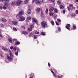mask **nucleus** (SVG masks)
<instances>
[{"instance_id":"obj_12","label":"nucleus","mask_w":78,"mask_h":78,"mask_svg":"<svg viewBox=\"0 0 78 78\" xmlns=\"http://www.w3.org/2000/svg\"><path fill=\"white\" fill-rule=\"evenodd\" d=\"M1 21H3V22H7V20H6L5 19V18H1Z\"/></svg>"},{"instance_id":"obj_36","label":"nucleus","mask_w":78,"mask_h":78,"mask_svg":"<svg viewBox=\"0 0 78 78\" xmlns=\"http://www.w3.org/2000/svg\"><path fill=\"white\" fill-rule=\"evenodd\" d=\"M33 74H30V78H33V77H31V76H33Z\"/></svg>"},{"instance_id":"obj_30","label":"nucleus","mask_w":78,"mask_h":78,"mask_svg":"<svg viewBox=\"0 0 78 78\" xmlns=\"http://www.w3.org/2000/svg\"><path fill=\"white\" fill-rule=\"evenodd\" d=\"M13 31H17V30L16 28H15V27H14L13 28Z\"/></svg>"},{"instance_id":"obj_31","label":"nucleus","mask_w":78,"mask_h":78,"mask_svg":"<svg viewBox=\"0 0 78 78\" xmlns=\"http://www.w3.org/2000/svg\"><path fill=\"white\" fill-rule=\"evenodd\" d=\"M60 9H63V8H64V7L62 5H60Z\"/></svg>"},{"instance_id":"obj_28","label":"nucleus","mask_w":78,"mask_h":78,"mask_svg":"<svg viewBox=\"0 0 78 78\" xmlns=\"http://www.w3.org/2000/svg\"><path fill=\"white\" fill-rule=\"evenodd\" d=\"M32 29L31 28H29L28 29V31H32Z\"/></svg>"},{"instance_id":"obj_61","label":"nucleus","mask_w":78,"mask_h":78,"mask_svg":"<svg viewBox=\"0 0 78 78\" xmlns=\"http://www.w3.org/2000/svg\"><path fill=\"white\" fill-rule=\"evenodd\" d=\"M17 49L18 50V51H19V48H17Z\"/></svg>"},{"instance_id":"obj_32","label":"nucleus","mask_w":78,"mask_h":78,"mask_svg":"<svg viewBox=\"0 0 78 78\" xmlns=\"http://www.w3.org/2000/svg\"><path fill=\"white\" fill-rule=\"evenodd\" d=\"M34 39H37V35H34Z\"/></svg>"},{"instance_id":"obj_18","label":"nucleus","mask_w":78,"mask_h":78,"mask_svg":"<svg viewBox=\"0 0 78 78\" xmlns=\"http://www.w3.org/2000/svg\"><path fill=\"white\" fill-rule=\"evenodd\" d=\"M41 17L42 18H44V14L43 12L41 13Z\"/></svg>"},{"instance_id":"obj_29","label":"nucleus","mask_w":78,"mask_h":78,"mask_svg":"<svg viewBox=\"0 0 78 78\" xmlns=\"http://www.w3.org/2000/svg\"><path fill=\"white\" fill-rule=\"evenodd\" d=\"M58 4V5H61V1H57Z\"/></svg>"},{"instance_id":"obj_59","label":"nucleus","mask_w":78,"mask_h":78,"mask_svg":"<svg viewBox=\"0 0 78 78\" xmlns=\"http://www.w3.org/2000/svg\"><path fill=\"white\" fill-rule=\"evenodd\" d=\"M16 41V39H13V42H14V41Z\"/></svg>"},{"instance_id":"obj_50","label":"nucleus","mask_w":78,"mask_h":78,"mask_svg":"<svg viewBox=\"0 0 78 78\" xmlns=\"http://www.w3.org/2000/svg\"><path fill=\"white\" fill-rule=\"evenodd\" d=\"M21 28H24V29H25V26H22L21 27Z\"/></svg>"},{"instance_id":"obj_34","label":"nucleus","mask_w":78,"mask_h":78,"mask_svg":"<svg viewBox=\"0 0 78 78\" xmlns=\"http://www.w3.org/2000/svg\"><path fill=\"white\" fill-rule=\"evenodd\" d=\"M41 34L43 36H45V32H43Z\"/></svg>"},{"instance_id":"obj_11","label":"nucleus","mask_w":78,"mask_h":78,"mask_svg":"<svg viewBox=\"0 0 78 78\" xmlns=\"http://www.w3.org/2000/svg\"><path fill=\"white\" fill-rule=\"evenodd\" d=\"M27 13L28 14H31V9H28Z\"/></svg>"},{"instance_id":"obj_1","label":"nucleus","mask_w":78,"mask_h":78,"mask_svg":"<svg viewBox=\"0 0 78 78\" xmlns=\"http://www.w3.org/2000/svg\"><path fill=\"white\" fill-rule=\"evenodd\" d=\"M10 57L7 56V58L8 59V60L9 61H12V59L13 58H14V57L13 56V55L12 54V53H10Z\"/></svg>"},{"instance_id":"obj_63","label":"nucleus","mask_w":78,"mask_h":78,"mask_svg":"<svg viewBox=\"0 0 78 78\" xmlns=\"http://www.w3.org/2000/svg\"><path fill=\"white\" fill-rule=\"evenodd\" d=\"M76 2H78V0H76Z\"/></svg>"},{"instance_id":"obj_44","label":"nucleus","mask_w":78,"mask_h":78,"mask_svg":"<svg viewBox=\"0 0 78 78\" xmlns=\"http://www.w3.org/2000/svg\"><path fill=\"white\" fill-rule=\"evenodd\" d=\"M57 20L58 21V22H61V20L59 19H57Z\"/></svg>"},{"instance_id":"obj_55","label":"nucleus","mask_w":78,"mask_h":78,"mask_svg":"<svg viewBox=\"0 0 78 78\" xmlns=\"http://www.w3.org/2000/svg\"><path fill=\"white\" fill-rule=\"evenodd\" d=\"M42 2L43 3H45V1L44 0H43Z\"/></svg>"},{"instance_id":"obj_8","label":"nucleus","mask_w":78,"mask_h":78,"mask_svg":"<svg viewBox=\"0 0 78 78\" xmlns=\"http://www.w3.org/2000/svg\"><path fill=\"white\" fill-rule=\"evenodd\" d=\"M23 20H25V17H24V16H22L19 19L20 21H23Z\"/></svg>"},{"instance_id":"obj_43","label":"nucleus","mask_w":78,"mask_h":78,"mask_svg":"<svg viewBox=\"0 0 78 78\" xmlns=\"http://www.w3.org/2000/svg\"><path fill=\"white\" fill-rule=\"evenodd\" d=\"M51 71L52 73H54V72L53 71V70L52 69H51Z\"/></svg>"},{"instance_id":"obj_7","label":"nucleus","mask_w":78,"mask_h":78,"mask_svg":"<svg viewBox=\"0 0 78 78\" xmlns=\"http://www.w3.org/2000/svg\"><path fill=\"white\" fill-rule=\"evenodd\" d=\"M70 27V24H67V26H66V27L67 29L69 30H70V28L69 27Z\"/></svg>"},{"instance_id":"obj_20","label":"nucleus","mask_w":78,"mask_h":78,"mask_svg":"<svg viewBox=\"0 0 78 78\" xmlns=\"http://www.w3.org/2000/svg\"><path fill=\"white\" fill-rule=\"evenodd\" d=\"M22 34H28V32L25 31H22Z\"/></svg>"},{"instance_id":"obj_17","label":"nucleus","mask_w":78,"mask_h":78,"mask_svg":"<svg viewBox=\"0 0 78 78\" xmlns=\"http://www.w3.org/2000/svg\"><path fill=\"white\" fill-rule=\"evenodd\" d=\"M49 15L50 16H55V13L50 12H49Z\"/></svg>"},{"instance_id":"obj_10","label":"nucleus","mask_w":78,"mask_h":78,"mask_svg":"<svg viewBox=\"0 0 78 78\" xmlns=\"http://www.w3.org/2000/svg\"><path fill=\"white\" fill-rule=\"evenodd\" d=\"M12 23L14 25L16 26L17 25V22L16 21H12Z\"/></svg>"},{"instance_id":"obj_41","label":"nucleus","mask_w":78,"mask_h":78,"mask_svg":"<svg viewBox=\"0 0 78 78\" xmlns=\"http://www.w3.org/2000/svg\"><path fill=\"white\" fill-rule=\"evenodd\" d=\"M16 47H14L13 48V50H14V51L16 50Z\"/></svg>"},{"instance_id":"obj_42","label":"nucleus","mask_w":78,"mask_h":78,"mask_svg":"<svg viewBox=\"0 0 78 78\" xmlns=\"http://www.w3.org/2000/svg\"><path fill=\"white\" fill-rule=\"evenodd\" d=\"M46 13H47L48 12V9H46L45 10Z\"/></svg>"},{"instance_id":"obj_37","label":"nucleus","mask_w":78,"mask_h":78,"mask_svg":"<svg viewBox=\"0 0 78 78\" xmlns=\"http://www.w3.org/2000/svg\"><path fill=\"white\" fill-rule=\"evenodd\" d=\"M39 32H37V31H36L35 32V34H39Z\"/></svg>"},{"instance_id":"obj_38","label":"nucleus","mask_w":78,"mask_h":78,"mask_svg":"<svg viewBox=\"0 0 78 78\" xmlns=\"http://www.w3.org/2000/svg\"><path fill=\"white\" fill-rule=\"evenodd\" d=\"M27 19L28 20H30V19H31V17L30 16H28V17H27Z\"/></svg>"},{"instance_id":"obj_9","label":"nucleus","mask_w":78,"mask_h":78,"mask_svg":"<svg viewBox=\"0 0 78 78\" xmlns=\"http://www.w3.org/2000/svg\"><path fill=\"white\" fill-rule=\"evenodd\" d=\"M23 10H20L19 12V14H20L21 15H23Z\"/></svg>"},{"instance_id":"obj_27","label":"nucleus","mask_w":78,"mask_h":78,"mask_svg":"<svg viewBox=\"0 0 78 78\" xmlns=\"http://www.w3.org/2000/svg\"><path fill=\"white\" fill-rule=\"evenodd\" d=\"M20 44V42L19 41H16L15 43L16 45H19V44Z\"/></svg>"},{"instance_id":"obj_24","label":"nucleus","mask_w":78,"mask_h":78,"mask_svg":"<svg viewBox=\"0 0 78 78\" xmlns=\"http://www.w3.org/2000/svg\"><path fill=\"white\" fill-rule=\"evenodd\" d=\"M33 35H34V33H31L30 34V37H33Z\"/></svg>"},{"instance_id":"obj_33","label":"nucleus","mask_w":78,"mask_h":78,"mask_svg":"<svg viewBox=\"0 0 78 78\" xmlns=\"http://www.w3.org/2000/svg\"><path fill=\"white\" fill-rule=\"evenodd\" d=\"M51 23L52 25H54L55 24V23H54V21H51Z\"/></svg>"},{"instance_id":"obj_52","label":"nucleus","mask_w":78,"mask_h":78,"mask_svg":"<svg viewBox=\"0 0 78 78\" xmlns=\"http://www.w3.org/2000/svg\"><path fill=\"white\" fill-rule=\"evenodd\" d=\"M0 26L1 27H4V26H3V25H2V24H1L0 25Z\"/></svg>"},{"instance_id":"obj_64","label":"nucleus","mask_w":78,"mask_h":78,"mask_svg":"<svg viewBox=\"0 0 78 78\" xmlns=\"http://www.w3.org/2000/svg\"><path fill=\"white\" fill-rule=\"evenodd\" d=\"M58 78H60V76H58Z\"/></svg>"},{"instance_id":"obj_39","label":"nucleus","mask_w":78,"mask_h":78,"mask_svg":"<svg viewBox=\"0 0 78 78\" xmlns=\"http://www.w3.org/2000/svg\"><path fill=\"white\" fill-rule=\"evenodd\" d=\"M53 75L54 77H55V78H57L56 77V75L55 74H53Z\"/></svg>"},{"instance_id":"obj_21","label":"nucleus","mask_w":78,"mask_h":78,"mask_svg":"<svg viewBox=\"0 0 78 78\" xmlns=\"http://www.w3.org/2000/svg\"><path fill=\"white\" fill-rule=\"evenodd\" d=\"M55 13H56L58 12V10L56 8H54Z\"/></svg>"},{"instance_id":"obj_51","label":"nucleus","mask_w":78,"mask_h":78,"mask_svg":"<svg viewBox=\"0 0 78 78\" xmlns=\"http://www.w3.org/2000/svg\"><path fill=\"white\" fill-rule=\"evenodd\" d=\"M56 24L57 25H59V24L58 23V22H55Z\"/></svg>"},{"instance_id":"obj_53","label":"nucleus","mask_w":78,"mask_h":78,"mask_svg":"<svg viewBox=\"0 0 78 78\" xmlns=\"http://www.w3.org/2000/svg\"><path fill=\"white\" fill-rule=\"evenodd\" d=\"M0 9H3V7L0 6Z\"/></svg>"},{"instance_id":"obj_22","label":"nucleus","mask_w":78,"mask_h":78,"mask_svg":"<svg viewBox=\"0 0 78 78\" xmlns=\"http://www.w3.org/2000/svg\"><path fill=\"white\" fill-rule=\"evenodd\" d=\"M2 50H3L4 51H6L7 50V49L4 47H2Z\"/></svg>"},{"instance_id":"obj_48","label":"nucleus","mask_w":78,"mask_h":78,"mask_svg":"<svg viewBox=\"0 0 78 78\" xmlns=\"http://www.w3.org/2000/svg\"><path fill=\"white\" fill-rule=\"evenodd\" d=\"M36 1V0H33L32 1V3H34V2H35V1Z\"/></svg>"},{"instance_id":"obj_15","label":"nucleus","mask_w":78,"mask_h":78,"mask_svg":"<svg viewBox=\"0 0 78 78\" xmlns=\"http://www.w3.org/2000/svg\"><path fill=\"white\" fill-rule=\"evenodd\" d=\"M40 1L39 0H37L35 2V3L37 5H39L40 4Z\"/></svg>"},{"instance_id":"obj_54","label":"nucleus","mask_w":78,"mask_h":78,"mask_svg":"<svg viewBox=\"0 0 78 78\" xmlns=\"http://www.w3.org/2000/svg\"><path fill=\"white\" fill-rule=\"evenodd\" d=\"M10 49H11V50H12V48H13V47H12V46H11V47H10Z\"/></svg>"},{"instance_id":"obj_56","label":"nucleus","mask_w":78,"mask_h":78,"mask_svg":"<svg viewBox=\"0 0 78 78\" xmlns=\"http://www.w3.org/2000/svg\"><path fill=\"white\" fill-rule=\"evenodd\" d=\"M4 1H5V2H9V0H4Z\"/></svg>"},{"instance_id":"obj_16","label":"nucleus","mask_w":78,"mask_h":78,"mask_svg":"<svg viewBox=\"0 0 78 78\" xmlns=\"http://www.w3.org/2000/svg\"><path fill=\"white\" fill-rule=\"evenodd\" d=\"M16 1H13L11 3V5L12 6H14V5H16Z\"/></svg>"},{"instance_id":"obj_5","label":"nucleus","mask_w":78,"mask_h":78,"mask_svg":"<svg viewBox=\"0 0 78 78\" xmlns=\"http://www.w3.org/2000/svg\"><path fill=\"white\" fill-rule=\"evenodd\" d=\"M4 5H5L3 6V9H7V7L6 6H8V5H9V4H8V3L5 2L4 3Z\"/></svg>"},{"instance_id":"obj_25","label":"nucleus","mask_w":78,"mask_h":78,"mask_svg":"<svg viewBox=\"0 0 78 78\" xmlns=\"http://www.w3.org/2000/svg\"><path fill=\"white\" fill-rule=\"evenodd\" d=\"M7 8L8 9L10 10L11 9V6L9 5H8Z\"/></svg>"},{"instance_id":"obj_60","label":"nucleus","mask_w":78,"mask_h":78,"mask_svg":"<svg viewBox=\"0 0 78 78\" xmlns=\"http://www.w3.org/2000/svg\"><path fill=\"white\" fill-rule=\"evenodd\" d=\"M48 66H50V63H48Z\"/></svg>"},{"instance_id":"obj_40","label":"nucleus","mask_w":78,"mask_h":78,"mask_svg":"<svg viewBox=\"0 0 78 78\" xmlns=\"http://www.w3.org/2000/svg\"><path fill=\"white\" fill-rule=\"evenodd\" d=\"M73 29H74V30H75V29H76V26H73Z\"/></svg>"},{"instance_id":"obj_19","label":"nucleus","mask_w":78,"mask_h":78,"mask_svg":"<svg viewBox=\"0 0 78 78\" xmlns=\"http://www.w3.org/2000/svg\"><path fill=\"white\" fill-rule=\"evenodd\" d=\"M54 10V8L51 7L49 9V11L52 12Z\"/></svg>"},{"instance_id":"obj_46","label":"nucleus","mask_w":78,"mask_h":78,"mask_svg":"<svg viewBox=\"0 0 78 78\" xmlns=\"http://www.w3.org/2000/svg\"><path fill=\"white\" fill-rule=\"evenodd\" d=\"M15 55H16V56H17V55H18V52H16L15 53Z\"/></svg>"},{"instance_id":"obj_13","label":"nucleus","mask_w":78,"mask_h":78,"mask_svg":"<svg viewBox=\"0 0 78 78\" xmlns=\"http://www.w3.org/2000/svg\"><path fill=\"white\" fill-rule=\"evenodd\" d=\"M36 11L37 13H39L40 12V11H41V9L39 8H38L36 9Z\"/></svg>"},{"instance_id":"obj_45","label":"nucleus","mask_w":78,"mask_h":78,"mask_svg":"<svg viewBox=\"0 0 78 78\" xmlns=\"http://www.w3.org/2000/svg\"><path fill=\"white\" fill-rule=\"evenodd\" d=\"M32 28H34V25L32 24L31 26Z\"/></svg>"},{"instance_id":"obj_26","label":"nucleus","mask_w":78,"mask_h":78,"mask_svg":"<svg viewBox=\"0 0 78 78\" xmlns=\"http://www.w3.org/2000/svg\"><path fill=\"white\" fill-rule=\"evenodd\" d=\"M28 1H29V0H25L24 3H25V4H27L28 2Z\"/></svg>"},{"instance_id":"obj_6","label":"nucleus","mask_w":78,"mask_h":78,"mask_svg":"<svg viewBox=\"0 0 78 78\" xmlns=\"http://www.w3.org/2000/svg\"><path fill=\"white\" fill-rule=\"evenodd\" d=\"M37 22V20H36V19L34 18L32 19V22L33 24H34L35 23H36Z\"/></svg>"},{"instance_id":"obj_58","label":"nucleus","mask_w":78,"mask_h":78,"mask_svg":"<svg viewBox=\"0 0 78 78\" xmlns=\"http://www.w3.org/2000/svg\"><path fill=\"white\" fill-rule=\"evenodd\" d=\"M50 1H51L52 2H55V0H51Z\"/></svg>"},{"instance_id":"obj_2","label":"nucleus","mask_w":78,"mask_h":78,"mask_svg":"<svg viewBox=\"0 0 78 78\" xmlns=\"http://www.w3.org/2000/svg\"><path fill=\"white\" fill-rule=\"evenodd\" d=\"M16 3L17 6H20L22 3V1L21 0H17L16 2Z\"/></svg>"},{"instance_id":"obj_47","label":"nucleus","mask_w":78,"mask_h":78,"mask_svg":"<svg viewBox=\"0 0 78 78\" xmlns=\"http://www.w3.org/2000/svg\"><path fill=\"white\" fill-rule=\"evenodd\" d=\"M63 14H65V13H66V10H63Z\"/></svg>"},{"instance_id":"obj_23","label":"nucleus","mask_w":78,"mask_h":78,"mask_svg":"<svg viewBox=\"0 0 78 78\" xmlns=\"http://www.w3.org/2000/svg\"><path fill=\"white\" fill-rule=\"evenodd\" d=\"M8 41H9V42H10V43H12V39H11V38H9V39H8Z\"/></svg>"},{"instance_id":"obj_62","label":"nucleus","mask_w":78,"mask_h":78,"mask_svg":"<svg viewBox=\"0 0 78 78\" xmlns=\"http://www.w3.org/2000/svg\"><path fill=\"white\" fill-rule=\"evenodd\" d=\"M55 33H58V30H57L55 31Z\"/></svg>"},{"instance_id":"obj_35","label":"nucleus","mask_w":78,"mask_h":78,"mask_svg":"<svg viewBox=\"0 0 78 78\" xmlns=\"http://www.w3.org/2000/svg\"><path fill=\"white\" fill-rule=\"evenodd\" d=\"M58 31H61V28L59 27H58Z\"/></svg>"},{"instance_id":"obj_4","label":"nucleus","mask_w":78,"mask_h":78,"mask_svg":"<svg viewBox=\"0 0 78 78\" xmlns=\"http://www.w3.org/2000/svg\"><path fill=\"white\" fill-rule=\"evenodd\" d=\"M69 7H67L69 11H70V9H75V8L73 7V5L72 4H70L69 5Z\"/></svg>"},{"instance_id":"obj_49","label":"nucleus","mask_w":78,"mask_h":78,"mask_svg":"<svg viewBox=\"0 0 78 78\" xmlns=\"http://www.w3.org/2000/svg\"><path fill=\"white\" fill-rule=\"evenodd\" d=\"M76 14H78V10H76Z\"/></svg>"},{"instance_id":"obj_57","label":"nucleus","mask_w":78,"mask_h":78,"mask_svg":"<svg viewBox=\"0 0 78 78\" xmlns=\"http://www.w3.org/2000/svg\"><path fill=\"white\" fill-rule=\"evenodd\" d=\"M2 36H2V35L0 34V37H2Z\"/></svg>"},{"instance_id":"obj_14","label":"nucleus","mask_w":78,"mask_h":78,"mask_svg":"<svg viewBox=\"0 0 78 78\" xmlns=\"http://www.w3.org/2000/svg\"><path fill=\"white\" fill-rule=\"evenodd\" d=\"M22 17V15H16V17L17 19H19L20 18H21V17Z\"/></svg>"},{"instance_id":"obj_3","label":"nucleus","mask_w":78,"mask_h":78,"mask_svg":"<svg viewBox=\"0 0 78 78\" xmlns=\"http://www.w3.org/2000/svg\"><path fill=\"white\" fill-rule=\"evenodd\" d=\"M41 25L44 28H45V27L47 26V23L46 22H45V21H43L41 23Z\"/></svg>"}]
</instances>
